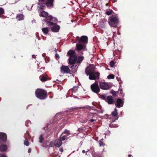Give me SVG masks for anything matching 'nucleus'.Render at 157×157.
<instances>
[{"instance_id":"obj_1","label":"nucleus","mask_w":157,"mask_h":157,"mask_svg":"<svg viewBox=\"0 0 157 157\" xmlns=\"http://www.w3.org/2000/svg\"><path fill=\"white\" fill-rule=\"evenodd\" d=\"M77 39L78 41V43L76 46V49L77 51L86 50V44L87 43L88 38L87 36H82L80 39H78V37H77Z\"/></svg>"},{"instance_id":"obj_2","label":"nucleus","mask_w":157,"mask_h":157,"mask_svg":"<svg viewBox=\"0 0 157 157\" xmlns=\"http://www.w3.org/2000/svg\"><path fill=\"white\" fill-rule=\"evenodd\" d=\"M86 73L87 75H89V78L90 80H96L99 78V73L98 72H92L89 67H87L86 70Z\"/></svg>"},{"instance_id":"obj_3","label":"nucleus","mask_w":157,"mask_h":157,"mask_svg":"<svg viewBox=\"0 0 157 157\" xmlns=\"http://www.w3.org/2000/svg\"><path fill=\"white\" fill-rule=\"evenodd\" d=\"M110 21L109 22V25L111 26L116 28L117 26L119 21L116 14L112 15L109 17Z\"/></svg>"},{"instance_id":"obj_4","label":"nucleus","mask_w":157,"mask_h":157,"mask_svg":"<svg viewBox=\"0 0 157 157\" xmlns=\"http://www.w3.org/2000/svg\"><path fill=\"white\" fill-rule=\"evenodd\" d=\"M67 54L70 56L69 61L71 64L74 63L77 59V57L75 55V52L73 51L70 50L68 52Z\"/></svg>"},{"instance_id":"obj_5","label":"nucleus","mask_w":157,"mask_h":157,"mask_svg":"<svg viewBox=\"0 0 157 157\" xmlns=\"http://www.w3.org/2000/svg\"><path fill=\"white\" fill-rule=\"evenodd\" d=\"M35 94L36 97L38 98L42 99L46 97V93L43 90L38 89L35 91Z\"/></svg>"},{"instance_id":"obj_6","label":"nucleus","mask_w":157,"mask_h":157,"mask_svg":"<svg viewBox=\"0 0 157 157\" xmlns=\"http://www.w3.org/2000/svg\"><path fill=\"white\" fill-rule=\"evenodd\" d=\"M91 88L93 92L97 94L98 93L100 90L98 83L97 82H95L93 84L91 85Z\"/></svg>"},{"instance_id":"obj_7","label":"nucleus","mask_w":157,"mask_h":157,"mask_svg":"<svg viewBox=\"0 0 157 157\" xmlns=\"http://www.w3.org/2000/svg\"><path fill=\"white\" fill-rule=\"evenodd\" d=\"M55 18L52 17L51 16H47L46 17L45 21L46 22V25L48 26L53 25L55 23L53 21L55 20Z\"/></svg>"},{"instance_id":"obj_8","label":"nucleus","mask_w":157,"mask_h":157,"mask_svg":"<svg viewBox=\"0 0 157 157\" xmlns=\"http://www.w3.org/2000/svg\"><path fill=\"white\" fill-rule=\"evenodd\" d=\"M100 88L104 90H106L108 88V84L107 82H105L104 81L100 82L99 83Z\"/></svg>"},{"instance_id":"obj_9","label":"nucleus","mask_w":157,"mask_h":157,"mask_svg":"<svg viewBox=\"0 0 157 157\" xmlns=\"http://www.w3.org/2000/svg\"><path fill=\"white\" fill-rule=\"evenodd\" d=\"M124 103V102L123 100H122L120 98H118L115 103V105L118 108H120L123 106Z\"/></svg>"},{"instance_id":"obj_10","label":"nucleus","mask_w":157,"mask_h":157,"mask_svg":"<svg viewBox=\"0 0 157 157\" xmlns=\"http://www.w3.org/2000/svg\"><path fill=\"white\" fill-rule=\"evenodd\" d=\"M70 70L67 66H63L61 68V72L63 74L64 73H69Z\"/></svg>"},{"instance_id":"obj_11","label":"nucleus","mask_w":157,"mask_h":157,"mask_svg":"<svg viewBox=\"0 0 157 157\" xmlns=\"http://www.w3.org/2000/svg\"><path fill=\"white\" fill-rule=\"evenodd\" d=\"M112 115L113 117H114V119L113 121H115L118 119V115L117 110L116 108H115L114 111L112 112Z\"/></svg>"},{"instance_id":"obj_12","label":"nucleus","mask_w":157,"mask_h":157,"mask_svg":"<svg viewBox=\"0 0 157 157\" xmlns=\"http://www.w3.org/2000/svg\"><path fill=\"white\" fill-rule=\"evenodd\" d=\"M53 0H47L46 2V4L48 8H51L53 6Z\"/></svg>"},{"instance_id":"obj_13","label":"nucleus","mask_w":157,"mask_h":157,"mask_svg":"<svg viewBox=\"0 0 157 157\" xmlns=\"http://www.w3.org/2000/svg\"><path fill=\"white\" fill-rule=\"evenodd\" d=\"M6 135L5 133H0V139L2 141H6Z\"/></svg>"},{"instance_id":"obj_14","label":"nucleus","mask_w":157,"mask_h":157,"mask_svg":"<svg viewBox=\"0 0 157 157\" xmlns=\"http://www.w3.org/2000/svg\"><path fill=\"white\" fill-rule=\"evenodd\" d=\"M59 26L57 25H56L52 28L51 30L53 32H57L59 31Z\"/></svg>"},{"instance_id":"obj_15","label":"nucleus","mask_w":157,"mask_h":157,"mask_svg":"<svg viewBox=\"0 0 157 157\" xmlns=\"http://www.w3.org/2000/svg\"><path fill=\"white\" fill-rule=\"evenodd\" d=\"M62 143L60 140H57L55 141L54 143L55 145L57 147H60L62 145Z\"/></svg>"},{"instance_id":"obj_16","label":"nucleus","mask_w":157,"mask_h":157,"mask_svg":"<svg viewBox=\"0 0 157 157\" xmlns=\"http://www.w3.org/2000/svg\"><path fill=\"white\" fill-rule=\"evenodd\" d=\"M115 102L113 97L112 96H109V104H114Z\"/></svg>"},{"instance_id":"obj_17","label":"nucleus","mask_w":157,"mask_h":157,"mask_svg":"<svg viewBox=\"0 0 157 157\" xmlns=\"http://www.w3.org/2000/svg\"><path fill=\"white\" fill-rule=\"evenodd\" d=\"M40 16L46 17L48 16V13L44 11H43L41 13H40Z\"/></svg>"},{"instance_id":"obj_18","label":"nucleus","mask_w":157,"mask_h":157,"mask_svg":"<svg viewBox=\"0 0 157 157\" xmlns=\"http://www.w3.org/2000/svg\"><path fill=\"white\" fill-rule=\"evenodd\" d=\"M38 4L40 6V8L41 9H43L44 8L45 6V4L44 3V2L39 1L38 2Z\"/></svg>"},{"instance_id":"obj_19","label":"nucleus","mask_w":157,"mask_h":157,"mask_svg":"<svg viewBox=\"0 0 157 157\" xmlns=\"http://www.w3.org/2000/svg\"><path fill=\"white\" fill-rule=\"evenodd\" d=\"M17 19L19 20H22L24 19V16L22 14H18L17 16Z\"/></svg>"},{"instance_id":"obj_20","label":"nucleus","mask_w":157,"mask_h":157,"mask_svg":"<svg viewBox=\"0 0 157 157\" xmlns=\"http://www.w3.org/2000/svg\"><path fill=\"white\" fill-rule=\"evenodd\" d=\"M42 31L45 34H47L48 32V28L47 27L44 28L42 29Z\"/></svg>"},{"instance_id":"obj_21","label":"nucleus","mask_w":157,"mask_h":157,"mask_svg":"<svg viewBox=\"0 0 157 157\" xmlns=\"http://www.w3.org/2000/svg\"><path fill=\"white\" fill-rule=\"evenodd\" d=\"M7 149V147L6 145H2L0 147V150L2 151H5Z\"/></svg>"},{"instance_id":"obj_22","label":"nucleus","mask_w":157,"mask_h":157,"mask_svg":"<svg viewBox=\"0 0 157 157\" xmlns=\"http://www.w3.org/2000/svg\"><path fill=\"white\" fill-rule=\"evenodd\" d=\"M83 57L81 56H79L78 57L77 59V62L78 63H80L83 59Z\"/></svg>"},{"instance_id":"obj_23","label":"nucleus","mask_w":157,"mask_h":157,"mask_svg":"<svg viewBox=\"0 0 157 157\" xmlns=\"http://www.w3.org/2000/svg\"><path fill=\"white\" fill-rule=\"evenodd\" d=\"M110 93L112 94L113 96H115L116 95V92L115 91L112 90L110 92Z\"/></svg>"},{"instance_id":"obj_24","label":"nucleus","mask_w":157,"mask_h":157,"mask_svg":"<svg viewBox=\"0 0 157 157\" xmlns=\"http://www.w3.org/2000/svg\"><path fill=\"white\" fill-rule=\"evenodd\" d=\"M67 136H64L62 137H60V139L59 140H60L62 142V141L66 139Z\"/></svg>"},{"instance_id":"obj_25","label":"nucleus","mask_w":157,"mask_h":157,"mask_svg":"<svg viewBox=\"0 0 157 157\" xmlns=\"http://www.w3.org/2000/svg\"><path fill=\"white\" fill-rule=\"evenodd\" d=\"M112 14H115L112 10L109 9V15L111 14L112 15Z\"/></svg>"},{"instance_id":"obj_26","label":"nucleus","mask_w":157,"mask_h":157,"mask_svg":"<svg viewBox=\"0 0 157 157\" xmlns=\"http://www.w3.org/2000/svg\"><path fill=\"white\" fill-rule=\"evenodd\" d=\"M115 63L113 61H111L109 63V65L110 66V67H113Z\"/></svg>"},{"instance_id":"obj_27","label":"nucleus","mask_w":157,"mask_h":157,"mask_svg":"<svg viewBox=\"0 0 157 157\" xmlns=\"http://www.w3.org/2000/svg\"><path fill=\"white\" fill-rule=\"evenodd\" d=\"M114 77V75L113 74H110L109 75V79H113Z\"/></svg>"},{"instance_id":"obj_28","label":"nucleus","mask_w":157,"mask_h":157,"mask_svg":"<svg viewBox=\"0 0 157 157\" xmlns=\"http://www.w3.org/2000/svg\"><path fill=\"white\" fill-rule=\"evenodd\" d=\"M44 139L43 138V136L42 135H41L40 136V137H39V142L40 143H42L43 142V140Z\"/></svg>"},{"instance_id":"obj_29","label":"nucleus","mask_w":157,"mask_h":157,"mask_svg":"<svg viewBox=\"0 0 157 157\" xmlns=\"http://www.w3.org/2000/svg\"><path fill=\"white\" fill-rule=\"evenodd\" d=\"M40 80L42 81H44L47 80V78L44 76H43L40 78Z\"/></svg>"},{"instance_id":"obj_30","label":"nucleus","mask_w":157,"mask_h":157,"mask_svg":"<svg viewBox=\"0 0 157 157\" xmlns=\"http://www.w3.org/2000/svg\"><path fill=\"white\" fill-rule=\"evenodd\" d=\"M24 144L26 146H28L29 144V142L27 140H25L24 142Z\"/></svg>"},{"instance_id":"obj_31","label":"nucleus","mask_w":157,"mask_h":157,"mask_svg":"<svg viewBox=\"0 0 157 157\" xmlns=\"http://www.w3.org/2000/svg\"><path fill=\"white\" fill-rule=\"evenodd\" d=\"M4 10L2 8H0V15L3 13Z\"/></svg>"},{"instance_id":"obj_32","label":"nucleus","mask_w":157,"mask_h":157,"mask_svg":"<svg viewBox=\"0 0 157 157\" xmlns=\"http://www.w3.org/2000/svg\"><path fill=\"white\" fill-rule=\"evenodd\" d=\"M63 133H68L69 135V131L67 130H65L63 131Z\"/></svg>"},{"instance_id":"obj_33","label":"nucleus","mask_w":157,"mask_h":157,"mask_svg":"<svg viewBox=\"0 0 157 157\" xmlns=\"http://www.w3.org/2000/svg\"><path fill=\"white\" fill-rule=\"evenodd\" d=\"M101 98L103 100H105L106 99V97L104 95H102L101 96Z\"/></svg>"},{"instance_id":"obj_34","label":"nucleus","mask_w":157,"mask_h":157,"mask_svg":"<svg viewBox=\"0 0 157 157\" xmlns=\"http://www.w3.org/2000/svg\"><path fill=\"white\" fill-rule=\"evenodd\" d=\"M99 143L100 146H101L103 145V142L101 141H99Z\"/></svg>"},{"instance_id":"obj_35","label":"nucleus","mask_w":157,"mask_h":157,"mask_svg":"<svg viewBox=\"0 0 157 157\" xmlns=\"http://www.w3.org/2000/svg\"><path fill=\"white\" fill-rule=\"evenodd\" d=\"M77 67V66L76 65H73L71 66V67L72 69H75L76 67Z\"/></svg>"},{"instance_id":"obj_36","label":"nucleus","mask_w":157,"mask_h":157,"mask_svg":"<svg viewBox=\"0 0 157 157\" xmlns=\"http://www.w3.org/2000/svg\"><path fill=\"white\" fill-rule=\"evenodd\" d=\"M111 2H112L113 3H114V1H113V0H110L109 1V4L110 3H111Z\"/></svg>"},{"instance_id":"obj_37","label":"nucleus","mask_w":157,"mask_h":157,"mask_svg":"<svg viewBox=\"0 0 157 157\" xmlns=\"http://www.w3.org/2000/svg\"><path fill=\"white\" fill-rule=\"evenodd\" d=\"M112 86V84L111 83H109V89L110 88V87H111Z\"/></svg>"},{"instance_id":"obj_38","label":"nucleus","mask_w":157,"mask_h":157,"mask_svg":"<svg viewBox=\"0 0 157 157\" xmlns=\"http://www.w3.org/2000/svg\"><path fill=\"white\" fill-rule=\"evenodd\" d=\"M56 58H59V56L58 54H56Z\"/></svg>"},{"instance_id":"obj_39","label":"nucleus","mask_w":157,"mask_h":157,"mask_svg":"<svg viewBox=\"0 0 157 157\" xmlns=\"http://www.w3.org/2000/svg\"><path fill=\"white\" fill-rule=\"evenodd\" d=\"M90 121L91 122H93L94 121V120H93V119H90Z\"/></svg>"},{"instance_id":"obj_40","label":"nucleus","mask_w":157,"mask_h":157,"mask_svg":"<svg viewBox=\"0 0 157 157\" xmlns=\"http://www.w3.org/2000/svg\"><path fill=\"white\" fill-rule=\"evenodd\" d=\"M31 149H29L28 150V152L30 153L31 152Z\"/></svg>"},{"instance_id":"obj_41","label":"nucleus","mask_w":157,"mask_h":157,"mask_svg":"<svg viewBox=\"0 0 157 157\" xmlns=\"http://www.w3.org/2000/svg\"><path fill=\"white\" fill-rule=\"evenodd\" d=\"M113 124H109V126L110 127H112V126H113Z\"/></svg>"},{"instance_id":"obj_42","label":"nucleus","mask_w":157,"mask_h":157,"mask_svg":"<svg viewBox=\"0 0 157 157\" xmlns=\"http://www.w3.org/2000/svg\"><path fill=\"white\" fill-rule=\"evenodd\" d=\"M45 0H39V1H40V2H44Z\"/></svg>"},{"instance_id":"obj_43","label":"nucleus","mask_w":157,"mask_h":157,"mask_svg":"<svg viewBox=\"0 0 157 157\" xmlns=\"http://www.w3.org/2000/svg\"><path fill=\"white\" fill-rule=\"evenodd\" d=\"M60 151L61 152H63V149L62 148H61L60 149Z\"/></svg>"},{"instance_id":"obj_44","label":"nucleus","mask_w":157,"mask_h":157,"mask_svg":"<svg viewBox=\"0 0 157 157\" xmlns=\"http://www.w3.org/2000/svg\"><path fill=\"white\" fill-rule=\"evenodd\" d=\"M128 157H131V156H132V155H128Z\"/></svg>"},{"instance_id":"obj_45","label":"nucleus","mask_w":157,"mask_h":157,"mask_svg":"<svg viewBox=\"0 0 157 157\" xmlns=\"http://www.w3.org/2000/svg\"><path fill=\"white\" fill-rule=\"evenodd\" d=\"M82 152H83V153H85V151L84 150H83L82 151Z\"/></svg>"},{"instance_id":"obj_46","label":"nucleus","mask_w":157,"mask_h":157,"mask_svg":"<svg viewBox=\"0 0 157 157\" xmlns=\"http://www.w3.org/2000/svg\"><path fill=\"white\" fill-rule=\"evenodd\" d=\"M106 14L108 15V12L106 11Z\"/></svg>"},{"instance_id":"obj_47","label":"nucleus","mask_w":157,"mask_h":157,"mask_svg":"<svg viewBox=\"0 0 157 157\" xmlns=\"http://www.w3.org/2000/svg\"><path fill=\"white\" fill-rule=\"evenodd\" d=\"M111 117H109V119L110 120V122L111 121Z\"/></svg>"},{"instance_id":"obj_48","label":"nucleus","mask_w":157,"mask_h":157,"mask_svg":"<svg viewBox=\"0 0 157 157\" xmlns=\"http://www.w3.org/2000/svg\"><path fill=\"white\" fill-rule=\"evenodd\" d=\"M108 5V3H106V5L107 6Z\"/></svg>"},{"instance_id":"obj_49","label":"nucleus","mask_w":157,"mask_h":157,"mask_svg":"<svg viewBox=\"0 0 157 157\" xmlns=\"http://www.w3.org/2000/svg\"><path fill=\"white\" fill-rule=\"evenodd\" d=\"M117 79H118V77H117Z\"/></svg>"},{"instance_id":"obj_50","label":"nucleus","mask_w":157,"mask_h":157,"mask_svg":"<svg viewBox=\"0 0 157 157\" xmlns=\"http://www.w3.org/2000/svg\"><path fill=\"white\" fill-rule=\"evenodd\" d=\"M117 79H118V77H117Z\"/></svg>"},{"instance_id":"obj_51","label":"nucleus","mask_w":157,"mask_h":157,"mask_svg":"<svg viewBox=\"0 0 157 157\" xmlns=\"http://www.w3.org/2000/svg\"><path fill=\"white\" fill-rule=\"evenodd\" d=\"M101 140H103V139H102Z\"/></svg>"}]
</instances>
